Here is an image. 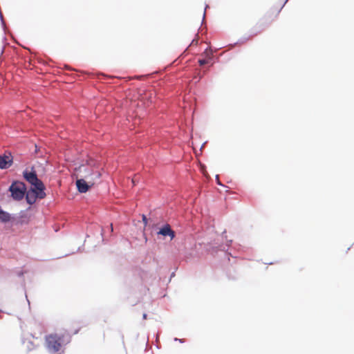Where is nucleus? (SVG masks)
I'll use <instances>...</instances> for the list:
<instances>
[{
  "instance_id": "2",
  "label": "nucleus",
  "mask_w": 354,
  "mask_h": 354,
  "mask_svg": "<svg viewBox=\"0 0 354 354\" xmlns=\"http://www.w3.org/2000/svg\"><path fill=\"white\" fill-rule=\"evenodd\" d=\"M76 172L77 178H84L91 185H95L102 176L101 169L93 161L80 166Z\"/></svg>"
},
{
  "instance_id": "15",
  "label": "nucleus",
  "mask_w": 354,
  "mask_h": 354,
  "mask_svg": "<svg viewBox=\"0 0 354 354\" xmlns=\"http://www.w3.org/2000/svg\"><path fill=\"white\" fill-rule=\"evenodd\" d=\"M143 319H147V314H145H145L143 315Z\"/></svg>"
},
{
  "instance_id": "1",
  "label": "nucleus",
  "mask_w": 354,
  "mask_h": 354,
  "mask_svg": "<svg viewBox=\"0 0 354 354\" xmlns=\"http://www.w3.org/2000/svg\"><path fill=\"white\" fill-rule=\"evenodd\" d=\"M24 177L33 186V187L27 192L26 196L28 203L32 205L35 203L37 198L42 199L46 197V194L44 192L45 186L42 181L37 178L35 171H24Z\"/></svg>"
},
{
  "instance_id": "3",
  "label": "nucleus",
  "mask_w": 354,
  "mask_h": 354,
  "mask_svg": "<svg viewBox=\"0 0 354 354\" xmlns=\"http://www.w3.org/2000/svg\"><path fill=\"white\" fill-rule=\"evenodd\" d=\"M71 342V335L68 333H53L45 337L46 347L48 351L57 354L62 351L64 345Z\"/></svg>"
},
{
  "instance_id": "7",
  "label": "nucleus",
  "mask_w": 354,
  "mask_h": 354,
  "mask_svg": "<svg viewBox=\"0 0 354 354\" xmlns=\"http://www.w3.org/2000/svg\"><path fill=\"white\" fill-rule=\"evenodd\" d=\"M158 234H161L162 236H170L171 240H172L175 237V232L171 230V226L169 224H166L158 232Z\"/></svg>"
},
{
  "instance_id": "6",
  "label": "nucleus",
  "mask_w": 354,
  "mask_h": 354,
  "mask_svg": "<svg viewBox=\"0 0 354 354\" xmlns=\"http://www.w3.org/2000/svg\"><path fill=\"white\" fill-rule=\"evenodd\" d=\"M12 163V156L10 153L0 156V169H7L11 166Z\"/></svg>"
},
{
  "instance_id": "16",
  "label": "nucleus",
  "mask_w": 354,
  "mask_h": 354,
  "mask_svg": "<svg viewBox=\"0 0 354 354\" xmlns=\"http://www.w3.org/2000/svg\"><path fill=\"white\" fill-rule=\"evenodd\" d=\"M79 331V329L76 330L74 333L76 334Z\"/></svg>"
},
{
  "instance_id": "4",
  "label": "nucleus",
  "mask_w": 354,
  "mask_h": 354,
  "mask_svg": "<svg viewBox=\"0 0 354 354\" xmlns=\"http://www.w3.org/2000/svg\"><path fill=\"white\" fill-rule=\"evenodd\" d=\"M9 190L13 199L19 201L24 198L26 188L24 183L15 182L10 185Z\"/></svg>"
},
{
  "instance_id": "8",
  "label": "nucleus",
  "mask_w": 354,
  "mask_h": 354,
  "mask_svg": "<svg viewBox=\"0 0 354 354\" xmlns=\"http://www.w3.org/2000/svg\"><path fill=\"white\" fill-rule=\"evenodd\" d=\"M23 344L28 351H32L35 348V345L30 339H25L23 342Z\"/></svg>"
},
{
  "instance_id": "11",
  "label": "nucleus",
  "mask_w": 354,
  "mask_h": 354,
  "mask_svg": "<svg viewBox=\"0 0 354 354\" xmlns=\"http://www.w3.org/2000/svg\"><path fill=\"white\" fill-rule=\"evenodd\" d=\"M208 62L207 60L205 59H199L198 60V63L201 66H203L205 64H207Z\"/></svg>"
},
{
  "instance_id": "12",
  "label": "nucleus",
  "mask_w": 354,
  "mask_h": 354,
  "mask_svg": "<svg viewBox=\"0 0 354 354\" xmlns=\"http://www.w3.org/2000/svg\"><path fill=\"white\" fill-rule=\"evenodd\" d=\"M142 221L145 223V225L147 223V219L145 215L142 216Z\"/></svg>"
},
{
  "instance_id": "14",
  "label": "nucleus",
  "mask_w": 354,
  "mask_h": 354,
  "mask_svg": "<svg viewBox=\"0 0 354 354\" xmlns=\"http://www.w3.org/2000/svg\"><path fill=\"white\" fill-rule=\"evenodd\" d=\"M195 42H196V44H197V40L196 41L195 39H193L191 44L194 45Z\"/></svg>"
},
{
  "instance_id": "10",
  "label": "nucleus",
  "mask_w": 354,
  "mask_h": 354,
  "mask_svg": "<svg viewBox=\"0 0 354 354\" xmlns=\"http://www.w3.org/2000/svg\"><path fill=\"white\" fill-rule=\"evenodd\" d=\"M152 95L153 93L151 92H147L144 94V96L142 97L141 100H145V99H147L149 103H152Z\"/></svg>"
},
{
  "instance_id": "9",
  "label": "nucleus",
  "mask_w": 354,
  "mask_h": 354,
  "mask_svg": "<svg viewBox=\"0 0 354 354\" xmlns=\"http://www.w3.org/2000/svg\"><path fill=\"white\" fill-rule=\"evenodd\" d=\"M10 219V214L0 209V221L6 223Z\"/></svg>"
},
{
  "instance_id": "13",
  "label": "nucleus",
  "mask_w": 354,
  "mask_h": 354,
  "mask_svg": "<svg viewBox=\"0 0 354 354\" xmlns=\"http://www.w3.org/2000/svg\"><path fill=\"white\" fill-rule=\"evenodd\" d=\"M136 181H137V179L136 178V177H134V178L132 179V183H133V185H135Z\"/></svg>"
},
{
  "instance_id": "5",
  "label": "nucleus",
  "mask_w": 354,
  "mask_h": 354,
  "mask_svg": "<svg viewBox=\"0 0 354 354\" xmlns=\"http://www.w3.org/2000/svg\"><path fill=\"white\" fill-rule=\"evenodd\" d=\"M76 185L80 193H86L94 185L88 183V180L82 178H77Z\"/></svg>"
}]
</instances>
